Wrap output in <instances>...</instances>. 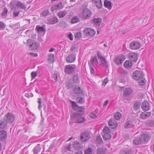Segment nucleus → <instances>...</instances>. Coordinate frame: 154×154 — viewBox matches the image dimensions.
I'll use <instances>...</instances> for the list:
<instances>
[{
    "label": "nucleus",
    "instance_id": "obj_1",
    "mask_svg": "<svg viewBox=\"0 0 154 154\" xmlns=\"http://www.w3.org/2000/svg\"><path fill=\"white\" fill-rule=\"evenodd\" d=\"M133 90L131 88H127L123 91V100L125 103H129L130 101V97L132 95Z\"/></svg>",
    "mask_w": 154,
    "mask_h": 154
},
{
    "label": "nucleus",
    "instance_id": "obj_2",
    "mask_svg": "<svg viewBox=\"0 0 154 154\" xmlns=\"http://www.w3.org/2000/svg\"><path fill=\"white\" fill-rule=\"evenodd\" d=\"M83 114L79 113L73 112L70 115L71 120L77 123H83L85 121V118L82 116Z\"/></svg>",
    "mask_w": 154,
    "mask_h": 154
},
{
    "label": "nucleus",
    "instance_id": "obj_3",
    "mask_svg": "<svg viewBox=\"0 0 154 154\" xmlns=\"http://www.w3.org/2000/svg\"><path fill=\"white\" fill-rule=\"evenodd\" d=\"M97 54V58L99 60V62L101 63L100 66H103L105 69H108L109 64L108 63L107 60L105 57L103 56L99 51H98Z\"/></svg>",
    "mask_w": 154,
    "mask_h": 154
},
{
    "label": "nucleus",
    "instance_id": "obj_4",
    "mask_svg": "<svg viewBox=\"0 0 154 154\" xmlns=\"http://www.w3.org/2000/svg\"><path fill=\"white\" fill-rule=\"evenodd\" d=\"M73 109L76 111V113H79L81 114H84L85 112V108L83 106H80L74 101L70 100Z\"/></svg>",
    "mask_w": 154,
    "mask_h": 154
},
{
    "label": "nucleus",
    "instance_id": "obj_5",
    "mask_svg": "<svg viewBox=\"0 0 154 154\" xmlns=\"http://www.w3.org/2000/svg\"><path fill=\"white\" fill-rule=\"evenodd\" d=\"M76 68V66L75 64L66 65L64 68V72L68 75L73 73Z\"/></svg>",
    "mask_w": 154,
    "mask_h": 154
},
{
    "label": "nucleus",
    "instance_id": "obj_6",
    "mask_svg": "<svg viewBox=\"0 0 154 154\" xmlns=\"http://www.w3.org/2000/svg\"><path fill=\"white\" fill-rule=\"evenodd\" d=\"M132 76L135 80L138 81V80L144 76V74L143 72L141 70H136L133 72Z\"/></svg>",
    "mask_w": 154,
    "mask_h": 154
},
{
    "label": "nucleus",
    "instance_id": "obj_7",
    "mask_svg": "<svg viewBox=\"0 0 154 154\" xmlns=\"http://www.w3.org/2000/svg\"><path fill=\"white\" fill-rule=\"evenodd\" d=\"M3 118L7 122L8 124H10L13 122L15 117L14 114L10 112H8L4 116Z\"/></svg>",
    "mask_w": 154,
    "mask_h": 154
},
{
    "label": "nucleus",
    "instance_id": "obj_8",
    "mask_svg": "<svg viewBox=\"0 0 154 154\" xmlns=\"http://www.w3.org/2000/svg\"><path fill=\"white\" fill-rule=\"evenodd\" d=\"M135 123L134 118H128L127 119V121L124 125V128L126 129L131 128L134 126V124Z\"/></svg>",
    "mask_w": 154,
    "mask_h": 154
},
{
    "label": "nucleus",
    "instance_id": "obj_9",
    "mask_svg": "<svg viewBox=\"0 0 154 154\" xmlns=\"http://www.w3.org/2000/svg\"><path fill=\"white\" fill-rule=\"evenodd\" d=\"M92 14V13L91 10L88 8H85L82 11L81 18L84 20H86L91 17Z\"/></svg>",
    "mask_w": 154,
    "mask_h": 154
},
{
    "label": "nucleus",
    "instance_id": "obj_10",
    "mask_svg": "<svg viewBox=\"0 0 154 154\" xmlns=\"http://www.w3.org/2000/svg\"><path fill=\"white\" fill-rule=\"evenodd\" d=\"M83 32L86 36L91 37L94 36L96 34L95 31L90 28H85Z\"/></svg>",
    "mask_w": 154,
    "mask_h": 154
},
{
    "label": "nucleus",
    "instance_id": "obj_11",
    "mask_svg": "<svg viewBox=\"0 0 154 154\" xmlns=\"http://www.w3.org/2000/svg\"><path fill=\"white\" fill-rule=\"evenodd\" d=\"M128 57L130 60L132 62L136 63L138 59V57L137 54L134 52L129 53Z\"/></svg>",
    "mask_w": 154,
    "mask_h": 154
},
{
    "label": "nucleus",
    "instance_id": "obj_12",
    "mask_svg": "<svg viewBox=\"0 0 154 154\" xmlns=\"http://www.w3.org/2000/svg\"><path fill=\"white\" fill-rule=\"evenodd\" d=\"M141 107L142 110L145 112L149 110L150 105L149 102L147 100L143 101L141 104Z\"/></svg>",
    "mask_w": 154,
    "mask_h": 154
},
{
    "label": "nucleus",
    "instance_id": "obj_13",
    "mask_svg": "<svg viewBox=\"0 0 154 154\" xmlns=\"http://www.w3.org/2000/svg\"><path fill=\"white\" fill-rule=\"evenodd\" d=\"M140 47V44L138 42L133 41L131 42L129 47L132 50H137Z\"/></svg>",
    "mask_w": 154,
    "mask_h": 154
},
{
    "label": "nucleus",
    "instance_id": "obj_14",
    "mask_svg": "<svg viewBox=\"0 0 154 154\" xmlns=\"http://www.w3.org/2000/svg\"><path fill=\"white\" fill-rule=\"evenodd\" d=\"M108 125L110 128L114 129L118 127V124L114 120L111 118L109 120Z\"/></svg>",
    "mask_w": 154,
    "mask_h": 154
},
{
    "label": "nucleus",
    "instance_id": "obj_15",
    "mask_svg": "<svg viewBox=\"0 0 154 154\" xmlns=\"http://www.w3.org/2000/svg\"><path fill=\"white\" fill-rule=\"evenodd\" d=\"M8 124L7 122L3 117L1 119L0 122V130L7 129Z\"/></svg>",
    "mask_w": 154,
    "mask_h": 154
},
{
    "label": "nucleus",
    "instance_id": "obj_16",
    "mask_svg": "<svg viewBox=\"0 0 154 154\" xmlns=\"http://www.w3.org/2000/svg\"><path fill=\"white\" fill-rule=\"evenodd\" d=\"M73 148L76 150H79L82 147V144L77 141H75L72 143Z\"/></svg>",
    "mask_w": 154,
    "mask_h": 154
},
{
    "label": "nucleus",
    "instance_id": "obj_17",
    "mask_svg": "<svg viewBox=\"0 0 154 154\" xmlns=\"http://www.w3.org/2000/svg\"><path fill=\"white\" fill-rule=\"evenodd\" d=\"M7 137V132L5 130L0 131V141L5 140Z\"/></svg>",
    "mask_w": 154,
    "mask_h": 154
},
{
    "label": "nucleus",
    "instance_id": "obj_18",
    "mask_svg": "<svg viewBox=\"0 0 154 154\" xmlns=\"http://www.w3.org/2000/svg\"><path fill=\"white\" fill-rule=\"evenodd\" d=\"M73 91L75 94L77 95V96H80L79 94H81L83 96L85 94L83 91L80 87L78 86L77 88L75 87Z\"/></svg>",
    "mask_w": 154,
    "mask_h": 154
},
{
    "label": "nucleus",
    "instance_id": "obj_19",
    "mask_svg": "<svg viewBox=\"0 0 154 154\" xmlns=\"http://www.w3.org/2000/svg\"><path fill=\"white\" fill-rule=\"evenodd\" d=\"M140 137L143 143H147L150 140V137L147 134H143Z\"/></svg>",
    "mask_w": 154,
    "mask_h": 154
},
{
    "label": "nucleus",
    "instance_id": "obj_20",
    "mask_svg": "<svg viewBox=\"0 0 154 154\" xmlns=\"http://www.w3.org/2000/svg\"><path fill=\"white\" fill-rule=\"evenodd\" d=\"M90 135L88 132H84L81 134V139L82 141H86L89 138Z\"/></svg>",
    "mask_w": 154,
    "mask_h": 154
},
{
    "label": "nucleus",
    "instance_id": "obj_21",
    "mask_svg": "<svg viewBox=\"0 0 154 154\" xmlns=\"http://www.w3.org/2000/svg\"><path fill=\"white\" fill-rule=\"evenodd\" d=\"M75 60V55L70 54L67 57L66 60L67 62L69 63H71L74 62Z\"/></svg>",
    "mask_w": 154,
    "mask_h": 154
},
{
    "label": "nucleus",
    "instance_id": "obj_22",
    "mask_svg": "<svg viewBox=\"0 0 154 154\" xmlns=\"http://www.w3.org/2000/svg\"><path fill=\"white\" fill-rule=\"evenodd\" d=\"M58 21V19L57 17L54 16L53 19L50 18H48L47 19V23L49 24H53Z\"/></svg>",
    "mask_w": 154,
    "mask_h": 154
},
{
    "label": "nucleus",
    "instance_id": "obj_23",
    "mask_svg": "<svg viewBox=\"0 0 154 154\" xmlns=\"http://www.w3.org/2000/svg\"><path fill=\"white\" fill-rule=\"evenodd\" d=\"M72 82L73 83H79L80 80L79 79L78 73L75 72L72 76Z\"/></svg>",
    "mask_w": 154,
    "mask_h": 154
},
{
    "label": "nucleus",
    "instance_id": "obj_24",
    "mask_svg": "<svg viewBox=\"0 0 154 154\" xmlns=\"http://www.w3.org/2000/svg\"><path fill=\"white\" fill-rule=\"evenodd\" d=\"M104 5L105 7L110 10L112 8V3L108 0H105L104 2Z\"/></svg>",
    "mask_w": 154,
    "mask_h": 154
},
{
    "label": "nucleus",
    "instance_id": "obj_25",
    "mask_svg": "<svg viewBox=\"0 0 154 154\" xmlns=\"http://www.w3.org/2000/svg\"><path fill=\"white\" fill-rule=\"evenodd\" d=\"M77 103L80 104H83L85 103V97H82L80 96H77Z\"/></svg>",
    "mask_w": 154,
    "mask_h": 154
},
{
    "label": "nucleus",
    "instance_id": "obj_26",
    "mask_svg": "<svg viewBox=\"0 0 154 154\" xmlns=\"http://www.w3.org/2000/svg\"><path fill=\"white\" fill-rule=\"evenodd\" d=\"M133 65V63L130 60H126L124 63V66L126 68H131Z\"/></svg>",
    "mask_w": 154,
    "mask_h": 154
},
{
    "label": "nucleus",
    "instance_id": "obj_27",
    "mask_svg": "<svg viewBox=\"0 0 154 154\" xmlns=\"http://www.w3.org/2000/svg\"><path fill=\"white\" fill-rule=\"evenodd\" d=\"M35 29L38 33H41L44 32V33H45V29L43 26H41L38 25L36 26Z\"/></svg>",
    "mask_w": 154,
    "mask_h": 154
},
{
    "label": "nucleus",
    "instance_id": "obj_28",
    "mask_svg": "<svg viewBox=\"0 0 154 154\" xmlns=\"http://www.w3.org/2000/svg\"><path fill=\"white\" fill-rule=\"evenodd\" d=\"M141 105L140 101L136 100L134 104L133 109L134 111H137L139 109Z\"/></svg>",
    "mask_w": 154,
    "mask_h": 154
},
{
    "label": "nucleus",
    "instance_id": "obj_29",
    "mask_svg": "<svg viewBox=\"0 0 154 154\" xmlns=\"http://www.w3.org/2000/svg\"><path fill=\"white\" fill-rule=\"evenodd\" d=\"M92 2H95L96 6L98 8L100 9L102 8L103 4L101 0H92Z\"/></svg>",
    "mask_w": 154,
    "mask_h": 154
},
{
    "label": "nucleus",
    "instance_id": "obj_30",
    "mask_svg": "<svg viewBox=\"0 0 154 154\" xmlns=\"http://www.w3.org/2000/svg\"><path fill=\"white\" fill-rule=\"evenodd\" d=\"M146 125L149 127H154V119H151L148 120L146 123Z\"/></svg>",
    "mask_w": 154,
    "mask_h": 154
},
{
    "label": "nucleus",
    "instance_id": "obj_31",
    "mask_svg": "<svg viewBox=\"0 0 154 154\" xmlns=\"http://www.w3.org/2000/svg\"><path fill=\"white\" fill-rule=\"evenodd\" d=\"M133 151L131 149H123L120 152V154H133Z\"/></svg>",
    "mask_w": 154,
    "mask_h": 154
},
{
    "label": "nucleus",
    "instance_id": "obj_32",
    "mask_svg": "<svg viewBox=\"0 0 154 154\" xmlns=\"http://www.w3.org/2000/svg\"><path fill=\"white\" fill-rule=\"evenodd\" d=\"M48 60L50 63H53L55 61L54 55L52 53H50L48 54Z\"/></svg>",
    "mask_w": 154,
    "mask_h": 154
},
{
    "label": "nucleus",
    "instance_id": "obj_33",
    "mask_svg": "<svg viewBox=\"0 0 154 154\" xmlns=\"http://www.w3.org/2000/svg\"><path fill=\"white\" fill-rule=\"evenodd\" d=\"M102 19L100 18H94L92 20L93 22L96 25L100 26L102 22Z\"/></svg>",
    "mask_w": 154,
    "mask_h": 154
},
{
    "label": "nucleus",
    "instance_id": "obj_34",
    "mask_svg": "<svg viewBox=\"0 0 154 154\" xmlns=\"http://www.w3.org/2000/svg\"><path fill=\"white\" fill-rule=\"evenodd\" d=\"M114 61L115 63L117 65L119 66L121 65L123 62V60L120 58L119 57H116L114 60Z\"/></svg>",
    "mask_w": 154,
    "mask_h": 154
},
{
    "label": "nucleus",
    "instance_id": "obj_35",
    "mask_svg": "<svg viewBox=\"0 0 154 154\" xmlns=\"http://www.w3.org/2000/svg\"><path fill=\"white\" fill-rule=\"evenodd\" d=\"M133 143L135 145H138L143 143V141L140 136L136 137L133 140Z\"/></svg>",
    "mask_w": 154,
    "mask_h": 154
},
{
    "label": "nucleus",
    "instance_id": "obj_36",
    "mask_svg": "<svg viewBox=\"0 0 154 154\" xmlns=\"http://www.w3.org/2000/svg\"><path fill=\"white\" fill-rule=\"evenodd\" d=\"M138 84L140 86H143L145 85L146 80L144 76L140 80H138Z\"/></svg>",
    "mask_w": 154,
    "mask_h": 154
},
{
    "label": "nucleus",
    "instance_id": "obj_37",
    "mask_svg": "<svg viewBox=\"0 0 154 154\" xmlns=\"http://www.w3.org/2000/svg\"><path fill=\"white\" fill-rule=\"evenodd\" d=\"M80 21L79 17L77 16H75L73 17L71 20V23H78Z\"/></svg>",
    "mask_w": 154,
    "mask_h": 154
},
{
    "label": "nucleus",
    "instance_id": "obj_38",
    "mask_svg": "<svg viewBox=\"0 0 154 154\" xmlns=\"http://www.w3.org/2000/svg\"><path fill=\"white\" fill-rule=\"evenodd\" d=\"M16 6L18 8H20L23 9H25L26 8L24 5L21 2L19 1L17 2Z\"/></svg>",
    "mask_w": 154,
    "mask_h": 154
},
{
    "label": "nucleus",
    "instance_id": "obj_39",
    "mask_svg": "<svg viewBox=\"0 0 154 154\" xmlns=\"http://www.w3.org/2000/svg\"><path fill=\"white\" fill-rule=\"evenodd\" d=\"M128 73V72L124 70V71L121 73L119 75V77L121 79H123V82H125V78L126 77Z\"/></svg>",
    "mask_w": 154,
    "mask_h": 154
},
{
    "label": "nucleus",
    "instance_id": "obj_40",
    "mask_svg": "<svg viewBox=\"0 0 154 154\" xmlns=\"http://www.w3.org/2000/svg\"><path fill=\"white\" fill-rule=\"evenodd\" d=\"M41 149V147L39 146H36L33 149V154H37L40 152Z\"/></svg>",
    "mask_w": 154,
    "mask_h": 154
},
{
    "label": "nucleus",
    "instance_id": "obj_41",
    "mask_svg": "<svg viewBox=\"0 0 154 154\" xmlns=\"http://www.w3.org/2000/svg\"><path fill=\"white\" fill-rule=\"evenodd\" d=\"M66 14V11L64 10L63 11H60L59 12L57 13V14L59 18H62L64 17Z\"/></svg>",
    "mask_w": 154,
    "mask_h": 154
},
{
    "label": "nucleus",
    "instance_id": "obj_42",
    "mask_svg": "<svg viewBox=\"0 0 154 154\" xmlns=\"http://www.w3.org/2000/svg\"><path fill=\"white\" fill-rule=\"evenodd\" d=\"M90 62H91V64L93 65L94 63L96 65H97L99 63L96 56H94L92 59H91Z\"/></svg>",
    "mask_w": 154,
    "mask_h": 154
},
{
    "label": "nucleus",
    "instance_id": "obj_43",
    "mask_svg": "<svg viewBox=\"0 0 154 154\" xmlns=\"http://www.w3.org/2000/svg\"><path fill=\"white\" fill-rule=\"evenodd\" d=\"M111 137V135L110 133H104V134L103 135V138L104 140H109Z\"/></svg>",
    "mask_w": 154,
    "mask_h": 154
},
{
    "label": "nucleus",
    "instance_id": "obj_44",
    "mask_svg": "<svg viewBox=\"0 0 154 154\" xmlns=\"http://www.w3.org/2000/svg\"><path fill=\"white\" fill-rule=\"evenodd\" d=\"M49 11L48 9H46L42 11L40 15L42 17H44L48 15L49 14Z\"/></svg>",
    "mask_w": 154,
    "mask_h": 154
},
{
    "label": "nucleus",
    "instance_id": "obj_45",
    "mask_svg": "<svg viewBox=\"0 0 154 154\" xmlns=\"http://www.w3.org/2000/svg\"><path fill=\"white\" fill-rule=\"evenodd\" d=\"M74 36L75 39H79L82 37L81 32H77L75 34Z\"/></svg>",
    "mask_w": 154,
    "mask_h": 154
},
{
    "label": "nucleus",
    "instance_id": "obj_46",
    "mask_svg": "<svg viewBox=\"0 0 154 154\" xmlns=\"http://www.w3.org/2000/svg\"><path fill=\"white\" fill-rule=\"evenodd\" d=\"M30 47L33 49H36L38 47V43L36 42H34L30 45Z\"/></svg>",
    "mask_w": 154,
    "mask_h": 154
},
{
    "label": "nucleus",
    "instance_id": "obj_47",
    "mask_svg": "<svg viewBox=\"0 0 154 154\" xmlns=\"http://www.w3.org/2000/svg\"><path fill=\"white\" fill-rule=\"evenodd\" d=\"M8 12V10L6 8H4L1 14L2 17L3 18L6 17L7 16V14Z\"/></svg>",
    "mask_w": 154,
    "mask_h": 154
},
{
    "label": "nucleus",
    "instance_id": "obj_48",
    "mask_svg": "<svg viewBox=\"0 0 154 154\" xmlns=\"http://www.w3.org/2000/svg\"><path fill=\"white\" fill-rule=\"evenodd\" d=\"M73 84L71 82H69L66 84V88L67 89H70L73 87Z\"/></svg>",
    "mask_w": 154,
    "mask_h": 154
},
{
    "label": "nucleus",
    "instance_id": "obj_49",
    "mask_svg": "<svg viewBox=\"0 0 154 154\" xmlns=\"http://www.w3.org/2000/svg\"><path fill=\"white\" fill-rule=\"evenodd\" d=\"M37 102L39 104L38 108L39 110H40L42 108V98H38Z\"/></svg>",
    "mask_w": 154,
    "mask_h": 154
},
{
    "label": "nucleus",
    "instance_id": "obj_50",
    "mask_svg": "<svg viewBox=\"0 0 154 154\" xmlns=\"http://www.w3.org/2000/svg\"><path fill=\"white\" fill-rule=\"evenodd\" d=\"M111 130L107 126L105 127L103 130V133H110Z\"/></svg>",
    "mask_w": 154,
    "mask_h": 154
},
{
    "label": "nucleus",
    "instance_id": "obj_51",
    "mask_svg": "<svg viewBox=\"0 0 154 154\" xmlns=\"http://www.w3.org/2000/svg\"><path fill=\"white\" fill-rule=\"evenodd\" d=\"M121 114L119 112H117L115 115L114 118L115 119L119 120L121 118Z\"/></svg>",
    "mask_w": 154,
    "mask_h": 154
},
{
    "label": "nucleus",
    "instance_id": "obj_52",
    "mask_svg": "<svg viewBox=\"0 0 154 154\" xmlns=\"http://www.w3.org/2000/svg\"><path fill=\"white\" fill-rule=\"evenodd\" d=\"M6 25L3 22L0 21V30H3L5 29Z\"/></svg>",
    "mask_w": 154,
    "mask_h": 154
},
{
    "label": "nucleus",
    "instance_id": "obj_53",
    "mask_svg": "<svg viewBox=\"0 0 154 154\" xmlns=\"http://www.w3.org/2000/svg\"><path fill=\"white\" fill-rule=\"evenodd\" d=\"M56 5L57 9H61L63 8L64 7V5H63L62 2H60L59 3V4H56Z\"/></svg>",
    "mask_w": 154,
    "mask_h": 154
},
{
    "label": "nucleus",
    "instance_id": "obj_54",
    "mask_svg": "<svg viewBox=\"0 0 154 154\" xmlns=\"http://www.w3.org/2000/svg\"><path fill=\"white\" fill-rule=\"evenodd\" d=\"M97 142L99 144L102 143L103 142V140L100 135L97 136Z\"/></svg>",
    "mask_w": 154,
    "mask_h": 154
},
{
    "label": "nucleus",
    "instance_id": "obj_55",
    "mask_svg": "<svg viewBox=\"0 0 154 154\" xmlns=\"http://www.w3.org/2000/svg\"><path fill=\"white\" fill-rule=\"evenodd\" d=\"M20 26V23H15V24L13 25H11L9 26V27L13 29L14 28H18V26Z\"/></svg>",
    "mask_w": 154,
    "mask_h": 154
},
{
    "label": "nucleus",
    "instance_id": "obj_56",
    "mask_svg": "<svg viewBox=\"0 0 154 154\" xmlns=\"http://www.w3.org/2000/svg\"><path fill=\"white\" fill-rule=\"evenodd\" d=\"M89 116L90 118L93 119L96 118L97 117V114L96 113H94L93 112L90 114Z\"/></svg>",
    "mask_w": 154,
    "mask_h": 154
},
{
    "label": "nucleus",
    "instance_id": "obj_57",
    "mask_svg": "<svg viewBox=\"0 0 154 154\" xmlns=\"http://www.w3.org/2000/svg\"><path fill=\"white\" fill-rule=\"evenodd\" d=\"M92 149L91 148H89L86 150L85 152V154H90L92 153Z\"/></svg>",
    "mask_w": 154,
    "mask_h": 154
},
{
    "label": "nucleus",
    "instance_id": "obj_58",
    "mask_svg": "<svg viewBox=\"0 0 154 154\" xmlns=\"http://www.w3.org/2000/svg\"><path fill=\"white\" fill-rule=\"evenodd\" d=\"M97 154H104V152L101 148L98 149L97 151Z\"/></svg>",
    "mask_w": 154,
    "mask_h": 154
},
{
    "label": "nucleus",
    "instance_id": "obj_59",
    "mask_svg": "<svg viewBox=\"0 0 154 154\" xmlns=\"http://www.w3.org/2000/svg\"><path fill=\"white\" fill-rule=\"evenodd\" d=\"M53 77L55 82H57V72H54V73L53 75Z\"/></svg>",
    "mask_w": 154,
    "mask_h": 154
},
{
    "label": "nucleus",
    "instance_id": "obj_60",
    "mask_svg": "<svg viewBox=\"0 0 154 154\" xmlns=\"http://www.w3.org/2000/svg\"><path fill=\"white\" fill-rule=\"evenodd\" d=\"M32 79H34L37 75V72H36L33 71L31 73Z\"/></svg>",
    "mask_w": 154,
    "mask_h": 154
},
{
    "label": "nucleus",
    "instance_id": "obj_61",
    "mask_svg": "<svg viewBox=\"0 0 154 154\" xmlns=\"http://www.w3.org/2000/svg\"><path fill=\"white\" fill-rule=\"evenodd\" d=\"M108 82V78H105L104 80L103 81V84L102 86H103V87H104L106 84Z\"/></svg>",
    "mask_w": 154,
    "mask_h": 154
},
{
    "label": "nucleus",
    "instance_id": "obj_62",
    "mask_svg": "<svg viewBox=\"0 0 154 154\" xmlns=\"http://www.w3.org/2000/svg\"><path fill=\"white\" fill-rule=\"evenodd\" d=\"M140 118L143 119H146L145 116V114L144 112H142L140 116Z\"/></svg>",
    "mask_w": 154,
    "mask_h": 154
},
{
    "label": "nucleus",
    "instance_id": "obj_63",
    "mask_svg": "<svg viewBox=\"0 0 154 154\" xmlns=\"http://www.w3.org/2000/svg\"><path fill=\"white\" fill-rule=\"evenodd\" d=\"M145 116L146 117V119L150 117L151 115V112H146L144 113Z\"/></svg>",
    "mask_w": 154,
    "mask_h": 154
},
{
    "label": "nucleus",
    "instance_id": "obj_64",
    "mask_svg": "<svg viewBox=\"0 0 154 154\" xmlns=\"http://www.w3.org/2000/svg\"><path fill=\"white\" fill-rule=\"evenodd\" d=\"M90 72L92 75H95V72H94V68L92 66H90Z\"/></svg>",
    "mask_w": 154,
    "mask_h": 154
}]
</instances>
